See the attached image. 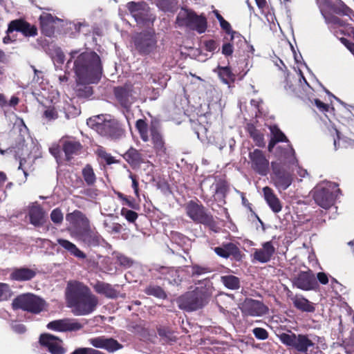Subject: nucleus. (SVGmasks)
Returning a JSON list of instances; mask_svg holds the SVG:
<instances>
[{"label":"nucleus","mask_w":354,"mask_h":354,"mask_svg":"<svg viewBox=\"0 0 354 354\" xmlns=\"http://www.w3.org/2000/svg\"><path fill=\"white\" fill-rule=\"evenodd\" d=\"M47 328L51 330L66 333L76 332L84 328V324L75 318H64L50 322Z\"/></svg>","instance_id":"dca6fc26"},{"label":"nucleus","mask_w":354,"mask_h":354,"mask_svg":"<svg viewBox=\"0 0 354 354\" xmlns=\"http://www.w3.org/2000/svg\"><path fill=\"white\" fill-rule=\"evenodd\" d=\"M240 109L245 120L251 121L247 124L246 129L248 133H261V131H266V129L259 128L261 124L257 120L258 118L264 119L268 114L267 109L261 99H252L249 104H245L243 107V104L240 103Z\"/></svg>","instance_id":"20e7f679"},{"label":"nucleus","mask_w":354,"mask_h":354,"mask_svg":"<svg viewBox=\"0 0 354 354\" xmlns=\"http://www.w3.org/2000/svg\"><path fill=\"white\" fill-rule=\"evenodd\" d=\"M66 219L68 221L73 228L76 234L88 226H89L90 221L86 215L80 210L75 209L71 213H68L66 216Z\"/></svg>","instance_id":"5701e85b"},{"label":"nucleus","mask_w":354,"mask_h":354,"mask_svg":"<svg viewBox=\"0 0 354 354\" xmlns=\"http://www.w3.org/2000/svg\"><path fill=\"white\" fill-rule=\"evenodd\" d=\"M207 292L196 288L193 291L187 292L178 299V306L187 311L196 310L201 308L207 303Z\"/></svg>","instance_id":"1a4fd4ad"},{"label":"nucleus","mask_w":354,"mask_h":354,"mask_svg":"<svg viewBox=\"0 0 354 354\" xmlns=\"http://www.w3.org/2000/svg\"><path fill=\"white\" fill-rule=\"evenodd\" d=\"M277 160L271 162V182L279 193L286 190L294 182V169L291 166L297 164L295 152L290 145L286 147H278Z\"/></svg>","instance_id":"f257e3e1"},{"label":"nucleus","mask_w":354,"mask_h":354,"mask_svg":"<svg viewBox=\"0 0 354 354\" xmlns=\"http://www.w3.org/2000/svg\"><path fill=\"white\" fill-rule=\"evenodd\" d=\"M169 237L172 242L179 245L185 244L188 240V238L185 235L177 231H171Z\"/></svg>","instance_id":"3c124183"},{"label":"nucleus","mask_w":354,"mask_h":354,"mask_svg":"<svg viewBox=\"0 0 354 354\" xmlns=\"http://www.w3.org/2000/svg\"><path fill=\"white\" fill-rule=\"evenodd\" d=\"M11 305L14 310H22L33 315H38L44 310L46 303L41 297L28 292L17 296Z\"/></svg>","instance_id":"6e6552de"},{"label":"nucleus","mask_w":354,"mask_h":354,"mask_svg":"<svg viewBox=\"0 0 354 354\" xmlns=\"http://www.w3.org/2000/svg\"><path fill=\"white\" fill-rule=\"evenodd\" d=\"M294 307L297 310L306 312L313 313L315 310V308L313 303L308 299L303 297L302 295H295L291 298Z\"/></svg>","instance_id":"473e14b6"},{"label":"nucleus","mask_w":354,"mask_h":354,"mask_svg":"<svg viewBox=\"0 0 354 354\" xmlns=\"http://www.w3.org/2000/svg\"><path fill=\"white\" fill-rule=\"evenodd\" d=\"M317 283L319 282L322 285H326L328 283L329 278L326 273L324 272H319L317 274Z\"/></svg>","instance_id":"774afa93"},{"label":"nucleus","mask_w":354,"mask_h":354,"mask_svg":"<svg viewBox=\"0 0 354 354\" xmlns=\"http://www.w3.org/2000/svg\"><path fill=\"white\" fill-rule=\"evenodd\" d=\"M12 140H15V142L12 143L8 149H14L15 152L18 153L25 145V139L22 134H17V137Z\"/></svg>","instance_id":"09e8293b"},{"label":"nucleus","mask_w":354,"mask_h":354,"mask_svg":"<svg viewBox=\"0 0 354 354\" xmlns=\"http://www.w3.org/2000/svg\"><path fill=\"white\" fill-rule=\"evenodd\" d=\"M263 198L274 213H279L282 209V203L278 196L274 193V190L266 186L263 188Z\"/></svg>","instance_id":"bb28decb"},{"label":"nucleus","mask_w":354,"mask_h":354,"mask_svg":"<svg viewBox=\"0 0 354 354\" xmlns=\"http://www.w3.org/2000/svg\"><path fill=\"white\" fill-rule=\"evenodd\" d=\"M136 127L139 133H147L148 124L145 120L139 119L136 122Z\"/></svg>","instance_id":"0e129e2a"},{"label":"nucleus","mask_w":354,"mask_h":354,"mask_svg":"<svg viewBox=\"0 0 354 354\" xmlns=\"http://www.w3.org/2000/svg\"><path fill=\"white\" fill-rule=\"evenodd\" d=\"M158 7L164 12H171L176 11L178 6L177 0H158Z\"/></svg>","instance_id":"c03bdc74"},{"label":"nucleus","mask_w":354,"mask_h":354,"mask_svg":"<svg viewBox=\"0 0 354 354\" xmlns=\"http://www.w3.org/2000/svg\"><path fill=\"white\" fill-rule=\"evenodd\" d=\"M77 77L83 82H98L102 73L100 56L94 51L80 54L74 62Z\"/></svg>","instance_id":"7ed1b4c3"},{"label":"nucleus","mask_w":354,"mask_h":354,"mask_svg":"<svg viewBox=\"0 0 354 354\" xmlns=\"http://www.w3.org/2000/svg\"><path fill=\"white\" fill-rule=\"evenodd\" d=\"M95 153L98 158L103 160L108 165L119 162V160H116L111 153H108L102 146H97Z\"/></svg>","instance_id":"a19ab883"},{"label":"nucleus","mask_w":354,"mask_h":354,"mask_svg":"<svg viewBox=\"0 0 354 354\" xmlns=\"http://www.w3.org/2000/svg\"><path fill=\"white\" fill-rule=\"evenodd\" d=\"M77 236L88 246H98L103 241L102 236L95 228L92 229L91 225L81 230Z\"/></svg>","instance_id":"393cba45"},{"label":"nucleus","mask_w":354,"mask_h":354,"mask_svg":"<svg viewBox=\"0 0 354 354\" xmlns=\"http://www.w3.org/2000/svg\"><path fill=\"white\" fill-rule=\"evenodd\" d=\"M117 263L124 268H130L133 263L130 258L122 254L117 256Z\"/></svg>","instance_id":"052dcab7"},{"label":"nucleus","mask_w":354,"mask_h":354,"mask_svg":"<svg viewBox=\"0 0 354 354\" xmlns=\"http://www.w3.org/2000/svg\"><path fill=\"white\" fill-rule=\"evenodd\" d=\"M91 286L95 292L109 299H116L119 295V291L110 283L97 280L94 283H91Z\"/></svg>","instance_id":"cd10ccee"},{"label":"nucleus","mask_w":354,"mask_h":354,"mask_svg":"<svg viewBox=\"0 0 354 354\" xmlns=\"http://www.w3.org/2000/svg\"><path fill=\"white\" fill-rule=\"evenodd\" d=\"M239 308L243 316L246 317H261L268 311V308L262 301L252 298H245Z\"/></svg>","instance_id":"2eb2a0df"},{"label":"nucleus","mask_w":354,"mask_h":354,"mask_svg":"<svg viewBox=\"0 0 354 354\" xmlns=\"http://www.w3.org/2000/svg\"><path fill=\"white\" fill-rule=\"evenodd\" d=\"M127 8L130 15L138 24H143L149 20L150 8L145 1H130L127 3Z\"/></svg>","instance_id":"6ab92c4d"},{"label":"nucleus","mask_w":354,"mask_h":354,"mask_svg":"<svg viewBox=\"0 0 354 354\" xmlns=\"http://www.w3.org/2000/svg\"><path fill=\"white\" fill-rule=\"evenodd\" d=\"M28 216L30 223L36 227L43 225L46 221V212L39 205H33L30 208Z\"/></svg>","instance_id":"2f4dec72"},{"label":"nucleus","mask_w":354,"mask_h":354,"mask_svg":"<svg viewBox=\"0 0 354 354\" xmlns=\"http://www.w3.org/2000/svg\"><path fill=\"white\" fill-rule=\"evenodd\" d=\"M279 339L286 346L305 354L308 353L309 348L315 346V343L308 337V335L304 334L283 333L279 335Z\"/></svg>","instance_id":"9b49d317"},{"label":"nucleus","mask_w":354,"mask_h":354,"mask_svg":"<svg viewBox=\"0 0 354 354\" xmlns=\"http://www.w3.org/2000/svg\"><path fill=\"white\" fill-rule=\"evenodd\" d=\"M213 250L218 257L223 259L232 257L236 261H241L243 257L238 245L232 242L223 243L221 246L215 247Z\"/></svg>","instance_id":"412c9836"},{"label":"nucleus","mask_w":354,"mask_h":354,"mask_svg":"<svg viewBox=\"0 0 354 354\" xmlns=\"http://www.w3.org/2000/svg\"><path fill=\"white\" fill-rule=\"evenodd\" d=\"M120 214L129 223H134L138 217V213L125 207L122 208Z\"/></svg>","instance_id":"5fc2aeb1"},{"label":"nucleus","mask_w":354,"mask_h":354,"mask_svg":"<svg viewBox=\"0 0 354 354\" xmlns=\"http://www.w3.org/2000/svg\"><path fill=\"white\" fill-rule=\"evenodd\" d=\"M322 15L327 24H330L335 27H345L346 25L344 21L333 14L322 13Z\"/></svg>","instance_id":"49530a36"},{"label":"nucleus","mask_w":354,"mask_h":354,"mask_svg":"<svg viewBox=\"0 0 354 354\" xmlns=\"http://www.w3.org/2000/svg\"><path fill=\"white\" fill-rule=\"evenodd\" d=\"M10 292V289L7 283H0V301L6 300Z\"/></svg>","instance_id":"e2e57ef3"},{"label":"nucleus","mask_w":354,"mask_h":354,"mask_svg":"<svg viewBox=\"0 0 354 354\" xmlns=\"http://www.w3.org/2000/svg\"><path fill=\"white\" fill-rule=\"evenodd\" d=\"M215 183L213 185L215 186V189L213 194V196H216V200L223 201L225 203V198L229 192V183L223 178L214 177Z\"/></svg>","instance_id":"7c9ffc66"},{"label":"nucleus","mask_w":354,"mask_h":354,"mask_svg":"<svg viewBox=\"0 0 354 354\" xmlns=\"http://www.w3.org/2000/svg\"><path fill=\"white\" fill-rule=\"evenodd\" d=\"M157 333L160 337L162 344L172 345L178 338L174 330L167 326H159L157 328Z\"/></svg>","instance_id":"72a5a7b5"},{"label":"nucleus","mask_w":354,"mask_h":354,"mask_svg":"<svg viewBox=\"0 0 354 354\" xmlns=\"http://www.w3.org/2000/svg\"><path fill=\"white\" fill-rule=\"evenodd\" d=\"M339 194H341V189L337 184L331 182L322 183L313 189V198L317 205L328 209L335 205Z\"/></svg>","instance_id":"423d86ee"},{"label":"nucleus","mask_w":354,"mask_h":354,"mask_svg":"<svg viewBox=\"0 0 354 354\" xmlns=\"http://www.w3.org/2000/svg\"><path fill=\"white\" fill-rule=\"evenodd\" d=\"M204 46H205V50L209 52L214 51L218 47V44H217L216 41L214 39H209V40L205 41L204 42Z\"/></svg>","instance_id":"338daca9"},{"label":"nucleus","mask_w":354,"mask_h":354,"mask_svg":"<svg viewBox=\"0 0 354 354\" xmlns=\"http://www.w3.org/2000/svg\"><path fill=\"white\" fill-rule=\"evenodd\" d=\"M43 116L48 120L57 118L58 114L55 107L49 106L44 112Z\"/></svg>","instance_id":"680f3d73"},{"label":"nucleus","mask_w":354,"mask_h":354,"mask_svg":"<svg viewBox=\"0 0 354 354\" xmlns=\"http://www.w3.org/2000/svg\"><path fill=\"white\" fill-rule=\"evenodd\" d=\"M136 50L141 55H148L157 48V39L153 30H143L133 37Z\"/></svg>","instance_id":"9d476101"},{"label":"nucleus","mask_w":354,"mask_h":354,"mask_svg":"<svg viewBox=\"0 0 354 354\" xmlns=\"http://www.w3.org/2000/svg\"><path fill=\"white\" fill-rule=\"evenodd\" d=\"M71 354H106L99 350L91 347H80L74 350Z\"/></svg>","instance_id":"4d7b16f0"},{"label":"nucleus","mask_w":354,"mask_h":354,"mask_svg":"<svg viewBox=\"0 0 354 354\" xmlns=\"http://www.w3.org/2000/svg\"><path fill=\"white\" fill-rule=\"evenodd\" d=\"M39 21L42 34L47 37H51L55 32L57 21L60 19L50 13L43 12L39 17Z\"/></svg>","instance_id":"b1692460"},{"label":"nucleus","mask_w":354,"mask_h":354,"mask_svg":"<svg viewBox=\"0 0 354 354\" xmlns=\"http://www.w3.org/2000/svg\"><path fill=\"white\" fill-rule=\"evenodd\" d=\"M13 31L21 32L25 37H35L37 35V27L23 19H15L9 23L6 34Z\"/></svg>","instance_id":"aec40b11"},{"label":"nucleus","mask_w":354,"mask_h":354,"mask_svg":"<svg viewBox=\"0 0 354 354\" xmlns=\"http://www.w3.org/2000/svg\"><path fill=\"white\" fill-rule=\"evenodd\" d=\"M39 343L50 354H65L66 353V349L63 346V340L54 335L41 334L39 338Z\"/></svg>","instance_id":"a211bd4d"},{"label":"nucleus","mask_w":354,"mask_h":354,"mask_svg":"<svg viewBox=\"0 0 354 354\" xmlns=\"http://www.w3.org/2000/svg\"><path fill=\"white\" fill-rule=\"evenodd\" d=\"M50 219L55 224H61L64 219V215L59 208L54 209L50 213Z\"/></svg>","instance_id":"13d9d810"},{"label":"nucleus","mask_w":354,"mask_h":354,"mask_svg":"<svg viewBox=\"0 0 354 354\" xmlns=\"http://www.w3.org/2000/svg\"><path fill=\"white\" fill-rule=\"evenodd\" d=\"M88 342L93 347L102 348L109 353H113L123 348V345L113 337L99 336L88 339Z\"/></svg>","instance_id":"4be33fe9"},{"label":"nucleus","mask_w":354,"mask_h":354,"mask_svg":"<svg viewBox=\"0 0 354 354\" xmlns=\"http://www.w3.org/2000/svg\"><path fill=\"white\" fill-rule=\"evenodd\" d=\"M219 24L221 29L224 30L226 34L230 35L231 41H232L236 37L239 38L240 41L244 39V38L239 33L232 30L230 24L225 19L221 20Z\"/></svg>","instance_id":"a18cd8bd"},{"label":"nucleus","mask_w":354,"mask_h":354,"mask_svg":"<svg viewBox=\"0 0 354 354\" xmlns=\"http://www.w3.org/2000/svg\"><path fill=\"white\" fill-rule=\"evenodd\" d=\"M71 30H74L72 32L73 37H76L77 35L82 34L85 36L90 35L91 28L88 23L86 21L82 22H73L70 23L69 27Z\"/></svg>","instance_id":"58836bf2"},{"label":"nucleus","mask_w":354,"mask_h":354,"mask_svg":"<svg viewBox=\"0 0 354 354\" xmlns=\"http://www.w3.org/2000/svg\"><path fill=\"white\" fill-rule=\"evenodd\" d=\"M82 177L88 186L93 185L96 182V176L91 165L86 164L82 170Z\"/></svg>","instance_id":"ea45409f"},{"label":"nucleus","mask_w":354,"mask_h":354,"mask_svg":"<svg viewBox=\"0 0 354 354\" xmlns=\"http://www.w3.org/2000/svg\"><path fill=\"white\" fill-rule=\"evenodd\" d=\"M185 209L187 216L194 223L203 224L214 232H218L219 227L212 214L200 201H189L185 205Z\"/></svg>","instance_id":"39448f33"},{"label":"nucleus","mask_w":354,"mask_h":354,"mask_svg":"<svg viewBox=\"0 0 354 354\" xmlns=\"http://www.w3.org/2000/svg\"><path fill=\"white\" fill-rule=\"evenodd\" d=\"M192 277H198L200 275L209 273L212 272V269L207 266H199L198 264H194L192 266Z\"/></svg>","instance_id":"603ef678"},{"label":"nucleus","mask_w":354,"mask_h":354,"mask_svg":"<svg viewBox=\"0 0 354 354\" xmlns=\"http://www.w3.org/2000/svg\"><path fill=\"white\" fill-rule=\"evenodd\" d=\"M248 157L251 169L257 174L266 176L270 171V162L266 153L258 149L249 152Z\"/></svg>","instance_id":"ddd939ff"},{"label":"nucleus","mask_w":354,"mask_h":354,"mask_svg":"<svg viewBox=\"0 0 354 354\" xmlns=\"http://www.w3.org/2000/svg\"><path fill=\"white\" fill-rule=\"evenodd\" d=\"M160 128V121L156 118L151 119V123L149 127L150 133H159Z\"/></svg>","instance_id":"69168bd1"},{"label":"nucleus","mask_w":354,"mask_h":354,"mask_svg":"<svg viewBox=\"0 0 354 354\" xmlns=\"http://www.w3.org/2000/svg\"><path fill=\"white\" fill-rule=\"evenodd\" d=\"M254 337L260 340H265L268 338V332L263 328L257 327L252 330Z\"/></svg>","instance_id":"bf43d9fd"},{"label":"nucleus","mask_w":354,"mask_h":354,"mask_svg":"<svg viewBox=\"0 0 354 354\" xmlns=\"http://www.w3.org/2000/svg\"><path fill=\"white\" fill-rule=\"evenodd\" d=\"M57 242L60 247L64 250V252L69 253L71 256L79 259H84L86 258V254L70 241L59 238L57 239Z\"/></svg>","instance_id":"c756f323"},{"label":"nucleus","mask_w":354,"mask_h":354,"mask_svg":"<svg viewBox=\"0 0 354 354\" xmlns=\"http://www.w3.org/2000/svg\"><path fill=\"white\" fill-rule=\"evenodd\" d=\"M86 124L97 133H121L122 131L121 125L117 120H106L104 115L89 118Z\"/></svg>","instance_id":"f8f14e48"},{"label":"nucleus","mask_w":354,"mask_h":354,"mask_svg":"<svg viewBox=\"0 0 354 354\" xmlns=\"http://www.w3.org/2000/svg\"><path fill=\"white\" fill-rule=\"evenodd\" d=\"M82 149L80 142L67 140L63 143L62 149L65 153L66 159L70 160L73 155L78 154Z\"/></svg>","instance_id":"c9c22d12"},{"label":"nucleus","mask_w":354,"mask_h":354,"mask_svg":"<svg viewBox=\"0 0 354 354\" xmlns=\"http://www.w3.org/2000/svg\"><path fill=\"white\" fill-rule=\"evenodd\" d=\"M67 306L77 316L87 315L95 310L99 300L88 286L78 281L68 282L66 291Z\"/></svg>","instance_id":"f03ea898"},{"label":"nucleus","mask_w":354,"mask_h":354,"mask_svg":"<svg viewBox=\"0 0 354 354\" xmlns=\"http://www.w3.org/2000/svg\"><path fill=\"white\" fill-rule=\"evenodd\" d=\"M77 86L75 88V95L78 98H88L93 95V88L89 86L94 82H83L77 77Z\"/></svg>","instance_id":"4c0bfd02"},{"label":"nucleus","mask_w":354,"mask_h":354,"mask_svg":"<svg viewBox=\"0 0 354 354\" xmlns=\"http://www.w3.org/2000/svg\"><path fill=\"white\" fill-rule=\"evenodd\" d=\"M275 253V248L272 241H267L262 244V248L257 249L253 254L254 259L260 263H267L270 261Z\"/></svg>","instance_id":"a878e982"},{"label":"nucleus","mask_w":354,"mask_h":354,"mask_svg":"<svg viewBox=\"0 0 354 354\" xmlns=\"http://www.w3.org/2000/svg\"><path fill=\"white\" fill-rule=\"evenodd\" d=\"M134 86L131 83H125L122 86H118L113 88V95L115 100L120 105L128 109L136 101L134 96Z\"/></svg>","instance_id":"4468645a"},{"label":"nucleus","mask_w":354,"mask_h":354,"mask_svg":"<svg viewBox=\"0 0 354 354\" xmlns=\"http://www.w3.org/2000/svg\"><path fill=\"white\" fill-rule=\"evenodd\" d=\"M214 71L217 73L219 78L225 84L233 83L236 80V76L230 66H218Z\"/></svg>","instance_id":"e433bc0d"},{"label":"nucleus","mask_w":354,"mask_h":354,"mask_svg":"<svg viewBox=\"0 0 354 354\" xmlns=\"http://www.w3.org/2000/svg\"><path fill=\"white\" fill-rule=\"evenodd\" d=\"M176 24L180 27H186L198 34H203L207 29V19L204 14L198 15L194 10L182 8L176 19Z\"/></svg>","instance_id":"0eeeda50"},{"label":"nucleus","mask_w":354,"mask_h":354,"mask_svg":"<svg viewBox=\"0 0 354 354\" xmlns=\"http://www.w3.org/2000/svg\"><path fill=\"white\" fill-rule=\"evenodd\" d=\"M292 284L294 286L302 290H315L319 288V284L314 273L311 270L307 271H301L293 279Z\"/></svg>","instance_id":"f3484780"},{"label":"nucleus","mask_w":354,"mask_h":354,"mask_svg":"<svg viewBox=\"0 0 354 354\" xmlns=\"http://www.w3.org/2000/svg\"><path fill=\"white\" fill-rule=\"evenodd\" d=\"M272 136H273L271 138L268 147V151L270 152L272 151L273 148L278 142H289V140L286 136V134H272Z\"/></svg>","instance_id":"8fccbe9b"},{"label":"nucleus","mask_w":354,"mask_h":354,"mask_svg":"<svg viewBox=\"0 0 354 354\" xmlns=\"http://www.w3.org/2000/svg\"><path fill=\"white\" fill-rule=\"evenodd\" d=\"M299 86L297 80L294 77H288L286 80L285 88L295 94H297V87Z\"/></svg>","instance_id":"6e6d98bb"},{"label":"nucleus","mask_w":354,"mask_h":354,"mask_svg":"<svg viewBox=\"0 0 354 354\" xmlns=\"http://www.w3.org/2000/svg\"><path fill=\"white\" fill-rule=\"evenodd\" d=\"M144 292L147 295L153 296L158 299H165L167 297L165 291L159 286L149 285L145 288Z\"/></svg>","instance_id":"79ce46f5"},{"label":"nucleus","mask_w":354,"mask_h":354,"mask_svg":"<svg viewBox=\"0 0 354 354\" xmlns=\"http://www.w3.org/2000/svg\"><path fill=\"white\" fill-rule=\"evenodd\" d=\"M225 286L231 290H237L240 288L239 279L234 275H226L221 277Z\"/></svg>","instance_id":"37998d69"},{"label":"nucleus","mask_w":354,"mask_h":354,"mask_svg":"<svg viewBox=\"0 0 354 354\" xmlns=\"http://www.w3.org/2000/svg\"><path fill=\"white\" fill-rule=\"evenodd\" d=\"M36 274V271L29 268H14L10 274V279L12 281H26L32 279Z\"/></svg>","instance_id":"c85d7f7f"},{"label":"nucleus","mask_w":354,"mask_h":354,"mask_svg":"<svg viewBox=\"0 0 354 354\" xmlns=\"http://www.w3.org/2000/svg\"><path fill=\"white\" fill-rule=\"evenodd\" d=\"M122 157L132 167H139L143 162L142 154L133 147H130Z\"/></svg>","instance_id":"f704fd0d"},{"label":"nucleus","mask_w":354,"mask_h":354,"mask_svg":"<svg viewBox=\"0 0 354 354\" xmlns=\"http://www.w3.org/2000/svg\"><path fill=\"white\" fill-rule=\"evenodd\" d=\"M333 12L337 15L345 16H350L353 12V10L342 1L339 5L333 8Z\"/></svg>","instance_id":"864d4df0"},{"label":"nucleus","mask_w":354,"mask_h":354,"mask_svg":"<svg viewBox=\"0 0 354 354\" xmlns=\"http://www.w3.org/2000/svg\"><path fill=\"white\" fill-rule=\"evenodd\" d=\"M151 140L157 153H165L166 148L161 134H151Z\"/></svg>","instance_id":"de8ad7c7"}]
</instances>
